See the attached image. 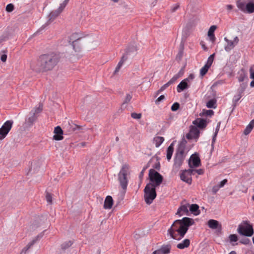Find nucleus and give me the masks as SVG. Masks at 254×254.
<instances>
[{
	"mask_svg": "<svg viewBox=\"0 0 254 254\" xmlns=\"http://www.w3.org/2000/svg\"><path fill=\"white\" fill-rule=\"evenodd\" d=\"M194 224V220L189 217L176 220L168 230L167 235L172 239L180 240L184 238L189 227Z\"/></svg>",
	"mask_w": 254,
	"mask_h": 254,
	"instance_id": "1",
	"label": "nucleus"
},
{
	"mask_svg": "<svg viewBox=\"0 0 254 254\" xmlns=\"http://www.w3.org/2000/svg\"><path fill=\"white\" fill-rule=\"evenodd\" d=\"M60 61L59 55L54 53L40 56L36 64H31V68L36 72H44L52 70Z\"/></svg>",
	"mask_w": 254,
	"mask_h": 254,
	"instance_id": "2",
	"label": "nucleus"
},
{
	"mask_svg": "<svg viewBox=\"0 0 254 254\" xmlns=\"http://www.w3.org/2000/svg\"><path fill=\"white\" fill-rule=\"evenodd\" d=\"M156 187L151 183H148L144 188V200L147 204H150L152 203L153 200L156 197Z\"/></svg>",
	"mask_w": 254,
	"mask_h": 254,
	"instance_id": "3",
	"label": "nucleus"
},
{
	"mask_svg": "<svg viewBox=\"0 0 254 254\" xmlns=\"http://www.w3.org/2000/svg\"><path fill=\"white\" fill-rule=\"evenodd\" d=\"M237 232L240 235L246 237H251L254 234L252 225L247 221H243L238 226Z\"/></svg>",
	"mask_w": 254,
	"mask_h": 254,
	"instance_id": "4",
	"label": "nucleus"
},
{
	"mask_svg": "<svg viewBox=\"0 0 254 254\" xmlns=\"http://www.w3.org/2000/svg\"><path fill=\"white\" fill-rule=\"evenodd\" d=\"M129 169V166L125 164L123 166L121 170L119 173V181L122 189L126 190L127 185V176Z\"/></svg>",
	"mask_w": 254,
	"mask_h": 254,
	"instance_id": "5",
	"label": "nucleus"
},
{
	"mask_svg": "<svg viewBox=\"0 0 254 254\" xmlns=\"http://www.w3.org/2000/svg\"><path fill=\"white\" fill-rule=\"evenodd\" d=\"M238 8L244 12L252 13L254 12V0H252L246 4L242 0H238L236 1Z\"/></svg>",
	"mask_w": 254,
	"mask_h": 254,
	"instance_id": "6",
	"label": "nucleus"
},
{
	"mask_svg": "<svg viewBox=\"0 0 254 254\" xmlns=\"http://www.w3.org/2000/svg\"><path fill=\"white\" fill-rule=\"evenodd\" d=\"M149 178L150 183L156 188L159 186L163 181L162 176L153 169H150L149 171Z\"/></svg>",
	"mask_w": 254,
	"mask_h": 254,
	"instance_id": "7",
	"label": "nucleus"
},
{
	"mask_svg": "<svg viewBox=\"0 0 254 254\" xmlns=\"http://www.w3.org/2000/svg\"><path fill=\"white\" fill-rule=\"evenodd\" d=\"M185 155L184 152V146L182 145L180 148H178L175 154L174 166L175 168H179L182 165L185 159Z\"/></svg>",
	"mask_w": 254,
	"mask_h": 254,
	"instance_id": "8",
	"label": "nucleus"
},
{
	"mask_svg": "<svg viewBox=\"0 0 254 254\" xmlns=\"http://www.w3.org/2000/svg\"><path fill=\"white\" fill-rule=\"evenodd\" d=\"M83 35L81 33H73L69 37V42L72 43V45L73 49L75 52H77L79 51L80 47L77 46L76 48L75 46L78 44V41L80 40L82 37Z\"/></svg>",
	"mask_w": 254,
	"mask_h": 254,
	"instance_id": "9",
	"label": "nucleus"
},
{
	"mask_svg": "<svg viewBox=\"0 0 254 254\" xmlns=\"http://www.w3.org/2000/svg\"><path fill=\"white\" fill-rule=\"evenodd\" d=\"M13 122L7 121L0 128V139L4 138L11 128Z\"/></svg>",
	"mask_w": 254,
	"mask_h": 254,
	"instance_id": "10",
	"label": "nucleus"
},
{
	"mask_svg": "<svg viewBox=\"0 0 254 254\" xmlns=\"http://www.w3.org/2000/svg\"><path fill=\"white\" fill-rule=\"evenodd\" d=\"M224 39L227 43L224 47L225 50L226 52H230L239 42V38L237 36H236L233 41L229 40L227 37H225Z\"/></svg>",
	"mask_w": 254,
	"mask_h": 254,
	"instance_id": "11",
	"label": "nucleus"
},
{
	"mask_svg": "<svg viewBox=\"0 0 254 254\" xmlns=\"http://www.w3.org/2000/svg\"><path fill=\"white\" fill-rule=\"evenodd\" d=\"M214 58V54L210 55L207 59L206 64L200 69V74L201 76L205 75L211 66Z\"/></svg>",
	"mask_w": 254,
	"mask_h": 254,
	"instance_id": "12",
	"label": "nucleus"
},
{
	"mask_svg": "<svg viewBox=\"0 0 254 254\" xmlns=\"http://www.w3.org/2000/svg\"><path fill=\"white\" fill-rule=\"evenodd\" d=\"M200 131L197 127L190 126V130L189 133L186 134V137L188 139H197L199 136Z\"/></svg>",
	"mask_w": 254,
	"mask_h": 254,
	"instance_id": "13",
	"label": "nucleus"
},
{
	"mask_svg": "<svg viewBox=\"0 0 254 254\" xmlns=\"http://www.w3.org/2000/svg\"><path fill=\"white\" fill-rule=\"evenodd\" d=\"M201 165L200 159L198 154H194L191 155L189 161V165L190 168L198 167Z\"/></svg>",
	"mask_w": 254,
	"mask_h": 254,
	"instance_id": "14",
	"label": "nucleus"
},
{
	"mask_svg": "<svg viewBox=\"0 0 254 254\" xmlns=\"http://www.w3.org/2000/svg\"><path fill=\"white\" fill-rule=\"evenodd\" d=\"M55 134L53 136V139L56 140H61L63 139V130L60 126L56 127L54 131Z\"/></svg>",
	"mask_w": 254,
	"mask_h": 254,
	"instance_id": "15",
	"label": "nucleus"
},
{
	"mask_svg": "<svg viewBox=\"0 0 254 254\" xmlns=\"http://www.w3.org/2000/svg\"><path fill=\"white\" fill-rule=\"evenodd\" d=\"M35 113H32V112H30L29 117L27 118L25 120V124L28 127L32 126L34 122L36 121L37 119V116L34 115Z\"/></svg>",
	"mask_w": 254,
	"mask_h": 254,
	"instance_id": "16",
	"label": "nucleus"
},
{
	"mask_svg": "<svg viewBox=\"0 0 254 254\" xmlns=\"http://www.w3.org/2000/svg\"><path fill=\"white\" fill-rule=\"evenodd\" d=\"M190 206L189 204L182 205L177 210L176 214L179 216H182L183 214L188 215L189 210L188 207Z\"/></svg>",
	"mask_w": 254,
	"mask_h": 254,
	"instance_id": "17",
	"label": "nucleus"
},
{
	"mask_svg": "<svg viewBox=\"0 0 254 254\" xmlns=\"http://www.w3.org/2000/svg\"><path fill=\"white\" fill-rule=\"evenodd\" d=\"M193 124L199 128L203 129L206 127L207 122L204 119L198 118L193 122Z\"/></svg>",
	"mask_w": 254,
	"mask_h": 254,
	"instance_id": "18",
	"label": "nucleus"
},
{
	"mask_svg": "<svg viewBox=\"0 0 254 254\" xmlns=\"http://www.w3.org/2000/svg\"><path fill=\"white\" fill-rule=\"evenodd\" d=\"M42 237V235H38L34 240H33L31 242L29 243L26 247L22 250L21 254H25L26 251H28L35 244V243L39 240Z\"/></svg>",
	"mask_w": 254,
	"mask_h": 254,
	"instance_id": "19",
	"label": "nucleus"
},
{
	"mask_svg": "<svg viewBox=\"0 0 254 254\" xmlns=\"http://www.w3.org/2000/svg\"><path fill=\"white\" fill-rule=\"evenodd\" d=\"M207 224L208 227L212 229H216L221 227V225L219 224V222L214 219L208 220Z\"/></svg>",
	"mask_w": 254,
	"mask_h": 254,
	"instance_id": "20",
	"label": "nucleus"
},
{
	"mask_svg": "<svg viewBox=\"0 0 254 254\" xmlns=\"http://www.w3.org/2000/svg\"><path fill=\"white\" fill-rule=\"evenodd\" d=\"M64 9L60 6L55 10L52 11L49 15L50 20H54L58 17Z\"/></svg>",
	"mask_w": 254,
	"mask_h": 254,
	"instance_id": "21",
	"label": "nucleus"
},
{
	"mask_svg": "<svg viewBox=\"0 0 254 254\" xmlns=\"http://www.w3.org/2000/svg\"><path fill=\"white\" fill-rule=\"evenodd\" d=\"M113 204V200L111 196H107L105 200L104 207L105 209H111Z\"/></svg>",
	"mask_w": 254,
	"mask_h": 254,
	"instance_id": "22",
	"label": "nucleus"
},
{
	"mask_svg": "<svg viewBox=\"0 0 254 254\" xmlns=\"http://www.w3.org/2000/svg\"><path fill=\"white\" fill-rule=\"evenodd\" d=\"M180 177L181 179L183 181L189 184H190L191 183V177L189 176V175L187 174V171H183L181 174Z\"/></svg>",
	"mask_w": 254,
	"mask_h": 254,
	"instance_id": "23",
	"label": "nucleus"
},
{
	"mask_svg": "<svg viewBox=\"0 0 254 254\" xmlns=\"http://www.w3.org/2000/svg\"><path fill=\"white\" fill-rule=\"evenodd\" d=\"M187 80L188 79H185L179 84L177 86V91L178 92H180L181 91L188 88Z\"/></svg>",
	"mask_w": 254,
	"mask_h": 254,
	"instance_id": "24",
	"label": "nucleus"
},
{
	"mask_svg": "<svg viewBox=\"0 0 254 254\" xmlns=\"http://www.w3.org/2000/svg\"><path fill=\"white\" fill-rule=\"evenodd\" d=\"M216 28V26L212 25L210 27L208 31V36L212 42H214L216 39L214 33Z\"/></svg>",
	"mask_w": 254,
	"mask_h": 254,
	"instance_id": "25",
	"label": "nucleus"
},
{
	"mask_svg": "<svg viewBox=\"0 0 254 254\" xmlns=\"http://www.w3.org/2000/svg\"><path fill=\"white\" fill-rule=\"evenodd\" d=\"M190 245V241L188 239H186L183 240L181 243H179L177 245V248L179 249H184L185 248H188L189 247Z\"/></svg>",
	"mask_w": 254,
	"mask_h": 254,
	"instance_id": "26",
	"label": "nucleus"
},
{
	"mask_svg": "<svg viewBox=\"0 0 254 254\" xmlns=\"http://www.w3.org/2000/svg\"><path fill=\"white\" fill-rule=\"evenodd\" d=\"M170 250L171 245H167L162 246L160 249L157 251H159L160 254H168L170 252Z\"/></svg>",
	"mask_w": 254,
	"mask_h": 254,
	"instance_id": "27",
	"label": "nucleus"
},
{
	"mask_svg": "<svg viewBox=\"0 0 254 254\" xmlns=\"http://www.w3.org/2000/svg\"><path fill=\"white\" fill-rule=\"evenodd\" d=\"M254 127V119L252 120L250 124L246 127V128L245 129L244 131V133L245 135L249 134L253 128Z\"/></svg>",
	"mask_w": 254,
	"mask_h": 254,
	"instance_id": "28",
	"label": "nucleus"
},
{
	"mask_svg": "<svg viewBox=\"0 0 254 254\" xmlns=\"http://www.w3.org/2000/svg\"><path fill=\"white\" fill-rule=\"evenodd\" d=\"M190 206V210L194 215H197L199 213V206L196 204H192Z\"/></svg>",
	"mask_w": 254,
	"mask_h": 254,
	"instance_id": "29",
	"label": "nucleus"
},
{
	"mask_svg": "<svg viewBox=\"0 0 254 254\" xmlns=\"http://www.w3.org/2000/svg\"><path fill=\"white\" fill-rule=\"evenodd\" d=\"M164 139L161 136H156L153 139V141L156 147H159L164 141Z\"/></svg>",
	"mask_w": 254,
	"mask_h": 254,
	"instance_id": "30",
	"label": "nucleus"
},
{
	"mask_svg": "<svg viewBox=\"0 0 254 254\" xmlns=\"http://www.w3.org/2000/svg\"><path fill=\"white\" fill-rule=\"evenodd\" d=\"M174 151V147L173 144H171L167 150V158L168 160H170L172 157Z\"/></svg>",
	"mask_w": 254,
	"mask_h": 254,
	"instance_id": "31",
	"label": "nucleus"
},
{
	"mask_svg": "<svg viewBox=\"0 0 254 254\" xmlns=\"http://www.w3.org/2000/svg\"><path fill=\"white\" fill-rule=\"evenodd\" d=\"M216 100L214 99H211L207 102L206 106L208 108H216Z\"/></svg>",
	"mask_w": 254,
	"mask_h": 254,
	"instance_id": "32",
	"label": "nucleus"
},
{
	"mask_svg": "<svg viewBox=\"0 0 254 254\" xmlns=\"http://www.w3.org/2000/svg\"><path fill=\"white\" fill-rule=\"evenodd\" d=\"M66 127L68 129V132L69 133L72 132L74 131H75L76 129L79 128V127L76 125L70 124H68Z\"/></svg>",
	"mask_w": 254,
	"mask_h": 254,
	"instance_id": "33",
	"label": "nucleus"
},
{
	"mask_svg": "<svg viewBox=\"0 0 254 254\" xmlns=\"http://www.w3.org/2000/svg\"><path fill=\"white\" fill-rule=\"evenodd\" d=\"M214 114V112L211 110H205L203 109L202 112L200 114V116H212Z\"/></svg>",
	"mask_w": 254,
	"mask_h": 254,
	"instance_id": "34",
	"label": "nucleus"
},
{
	"mask_svg": "<svg viewBox=\"0 0 254 254\" xmlns=\"http://www.w3.org/2000/svg\"><path fill=\"white\" fill-rule=\"evenodd\" d=\"M43 107L42 105H39L38 107H36L33 110H32L31 112L35 113L34 115L38 116V114L42 112Z\"/></svg>",
	"mask_w": 254,
	"mask_h": 254,
	"instance_id": "35",
	"label": "nucleus"
},
{
	"mask_svg": "<svg viewBox=\"0 0 254 254\" xmlns=\"http://www.w3.org/2000/svg\"><path fill=\"white\" fill-rule=\"evenodd\" d=\"M170 85L167 82L164 85H163L161 87V88L156 92V95L155 97L158 95L161 92L164 91L165 89H166L167 87H168Z\"/></svg>",
	"mask_w": 254,
	"mask_h": 254,
	"instance_id": "36",
	"label": "nucleus"
},
{
	"mask_svg": "<svg viewBox=\"0 0 254 254\" xmlns=\"http://www.w3.org/2000/svg\"><path fill=\"white\" fill-rule=\"evenodd\" d=\"M180 77V74H176L168 82V83L170 85H171L173 84Z\"/></svg>",
	"mask_w": 254,
	"mask_h": 254,
	"instance_id": "37",
	"label": "nucleus"
},
{
	"mask_svg": "<svg viewBox=\"0 0 254 254\" xmlns=\"http://www.w3.org/2000/svg\"><path fill=\"white\" fill-rule=\"evenodd\" d=\"M219 127L218 126L217 127L216 129H215V131L213 134V138H212V146H213V144L215 141V140H216V137L217 135V134H218V132L219 131Z\"/></svg>",
	"mask_w": 254,
	"mask_h": 254,
	"instance_id": "38",
	"label": "nucleus"
},
{
	"mask_svg": "<svg viewBox=\"0 0 254 254\" xmlns=\"http://www.w3.org/2000/svg\"><path fill=\"white\" fill-rule=\"evenodd\" d=\"M14 5L12 3L8 4L5 8V10L8 12H10L14 10Z\"/></svg>",
	"mask_w": 254,
	"mask_h": 254,
	"instance_id": "39",
	"label": "nucleus"
},
{
	"mask_svg": "<svg viewBox=\"0 0 254 254\" xmlns=\"http://www.w3.org/2000/svg\"><path fill=\"white\" fill-rule=\"evenodd\" d=\"M47 201L50 204L52 203V195L50 193L47 192L46 195Z\"/></svg>",
	"mask_w": 254,
	"mask_h": 254,
	"instance_id": "40",
	"label": "nucleus"
},
{
	"mask_svg": "<svg viewBox=\"0 0 254 254\" xmlns=\"http://www.w3.org/2000/svg\"><path fill=\"white\" fill-rule=\"evenodd\" d=\"M183 50H184V46L182 45L180 48V50L177 56V59L179 60H181L183 57Z\"/></svg>",
	"mask_w": 254,
	"mask_h": 254,
	"instance_id": "41",
	"label": "nucleus"
},
{
	"mask_svg": "<svg viewBox=\"0 0 254 254\" xmlns=\"http://www.w3.org/2000/svg\"><path fill=\"white\" fill-rule=\"evenodd\" d=\"M131 117L134 119H140L141 117V114L132 113L131 114Z\"/></svg>",
	"mask_w": 254,
	"mask_h": 254,
	"instance_id": "42",
	"label": "nucleus"
},
{
	"mask_svg": "<svg viewBox=\"0 0 254 254\" xmlns=\"http://www.w3.org/2000/svg\"><path fill=\"white\" fill-rule=\"evenodd\" d=\"M179 107H180V104L176 102V103H174L173 104V105L172 106L171 110L173 111H176L177 110H178L179 109Z\"/></svg>",
	"mask_w": 254,
	"mask_h": 254,
	"instance_id": "43",
	"label": "nucleus"
},
{
	"mask_svg": "<svg viewBox=\"0 0 254 254\" xmlns=\"http://www.w3.org/2000/svg\"><path fill=\"white\" fill-rule=\"evenodd\" d=\"M229 238L231 242H236L238 241V237L236 234H231L229 236Z\"/></svg>",
	"mask_w": 254,
	"mask_h": 254,
	"instance_id": "44",
	"label": "nucleus"
},
{
	"mask_svg": "<svg viewBox=\"0 0 254 254\" xmlns=\"http://www.w3.org/2000/svg\"><path fill=\"white\" fill-rule=\"evenodd\" d=\"M128 52H129L128 51H127L126 53L122 56L120 61H123V63H125L128 58L127 56Z\"/></svg>",
	"mask_w": 254,
	"mask_h": 254,
	"instance_id": "45",
	"label": "nucleus"
},
{
	"mask_svg": "<svg viewBox=\"0 0 254 254\" xmlns=\"http://www.w3.org/2000/svg\"><path fill=\"white\" fill-rule=\"evenodd\" d=\"M132 96L129 94L126 95L124 103H128L131 99Z\"/></svg>",
	"mask_w": 254,
	"mask_h": 254,
	"instance_id": "46",
	"label": "nucleus"
},
{
	"mask_svg": "<svg viewBox=\"0 0 254 254\" xmlns=\"http://www.w3.org/2000/svg\"><path fill=\"white\" fill-rule=\"evenodd\" d=\"M240 242L244 245H248L250 243V240L248 238L242 239Z\"/></svg>",
	"mask_w": 254,
	"mask_h": 254,
	"instance_id": "47",
	"label": "nucleus"
},
{
	"mask_svg": "<svg viewBox=\"0 0 254 254\" xmlns=\"http://www.w3.org/2000/svg\"><path fill=\"white\" fill-rule=\"evenodd\" d=\"M165 99V96L163 95H161L155 101V104H158L161 101Z\"/></svg>",
	"mask_w": 254,
	"mask_h": 254,
	"instance_id": "48",
	"label": "nucleus"
},
{
	"mask_svg": "<svg viewBox=\"0 0 254 254\" xmlns=\"http://www.w3.org/2000/svg\"><path fill=\"white\" fill-rule=\"evenodd\" d=\"M186 143H187V141L185 139H183L182 141L179 144L178 148H180L181 146L183 145L184 146V152H185V149Z\"/></svg>",
	"mask_w": 254,
	"mask_h": 254,
	"instance_id": "49",
	"label": "nucleus"
},
{
	"mask_svg": "<svg viewBox=\"0 0 254 254\" xmlns=\"http://www.w3.org/2000/svg\"><path fill=\"white\" fill-rule=\"evenodd\" d=\"M184 171H187V174L189 175V176L191 177V175L195 172V169H189L188 170H186Z\"/></svg>",
	"mask_w": 254,
	"mask_h": 254,
	"instance_id": "50",
	"label": "nucleus"
},
{
	"mask_svg": "<svg viewBox=\"0 0 254 254\" xmlns=\"http://www.w3.org/2000/svg\"><path fill=\"white\" fill-rule=\"evenodd\" d=\"M220 187L218 186H214L212 189V191L214 194H215L219 190Z\"/></svg>",
	"mask_w": 254,
	"mask_h": 254,
	"instance_id": "51",
	"label": "nucleus"
},
{
	"mask_svg": "<svg viewBox=\"0 0 254 254\" xmlns=\"http://www.w3.org/2000/svg\"><path fill=\"white\" fill-rule=\"evenodd\" d=\"M69 0H64V1L60 4V7L63 9L64 8L66 4H67Z\"/></svg>",
	"mask_w": 254,
	"mask_h": 254,
	"instance_id": "52",
	"label": "nucleus"
},
{
	"mask_svg": "<svg viewBox=\"0 0 254 254\" xmlns=\"http://www.w3.org/2000/svg\"><path fill=\"white\" fill-rule=\"evenodd\" d=\"M227 180L224 179L220 183L218 186L220 187V188H222L227 183Z\"/></svg>",
	"mask_w": 254,
	"mask_h": 254,
	"instance_id": "53",
	"label": "nucleus"
},
{
	"mask_svg": "<svg viewBox=\"0 0 254 254\" xmlns=\"http://www.w3.org/2000/svg\"><path fill=\"white\" fill-rule=\"evenodd\" d=\"M194 172L197 173L198 175H202L204 173V171L202 169H197V170L195 169Z\"/></svg>",
	"mask_w": 254,
	"mask_h": 254,
	"instance_id": "54",
	"label": "nucleus"
},
{
	"mask_svg": "<svg viewBox=\"0 0 254 254\" xmlns=\"http://www.w3.org/2000/svg\"><path fill=\"white\" fill-rule=\"evenodd\" d=\"M241 98V96L240 94L237 96H235L234 98V102H235V103H236Z\"/></svg>",
	"mask_w": 254,
	"mask_h": 254,
	"instance_id": "55",
	"label": "nucleus"
},
{
	"mask_svg": "<svg viewBox=\"0 0 254 254\" xmlns=\"http://www.w3.org/2000/svg\"><path fill=\"white\" fill-rule=\"evenodd\" d=\"M121 68V66L118 64L117 67H116V69H115L114 72V74L115 75V74H117V73L119 71Z\"/></svg>",
	"mask_w": 254,
	"mask_h": 254,
	"instance_id": "56",
	"label": "nucleus"
},
{
	"mask_svg": "<svg viewBox=\"0 0 254 254\" xmlns=\"http://www.w3.org/2000/svg\"><path fill=\"white\" fill-rule=\"evenodd\" d=\"M7 56L5 54H3L1 56L0 59L2 62H5L6 61Z\"/></svg>",
	"mask_w": 254,
	"mask_h": 254,
	"instance_id": "57",
	"label": "nucleus"
},
{
	"mask_svg": "<svg viewBox=\"0 0 254 254\" xmlns=\"http://www.w3.org/2000/svg\"><path fill=\"white\" fill-rule=\"evenodd\" d=\"M226 7L228 11H230L233 8V6L231 4H227L226 5Z\"/></svg>",
	"mask_w": 254,
	"mask_h": 254,
	"instance_id": "58",
	"label": "nucleus"
},
{
	"mask_svg": "<svg viewBox=\"0 0 254 254\" xmlns=\"http://www.w3.org/2000/svg\"><path fill=\"white\" fill-rule=\"evenodd\" d=\"M194 75L192 74H190L189 75V76L188 78H186V79H188L187 82L189 81L190 80H192L194 78Z\"/></svg>",
	"mask_w": 254,
	"mask_h": 254,
	"instance_id": "59",
	"label": "nucleus"
},
{
	"mask_svg": "<svg viewBox=\"0 0 254 254\" xmlns=\"http://www.w3.org/2000/svg\"><path fill=\"white\" fill-rule=\"evenodd\" d=\"M179 7V5L178 4H176V5H175L174 6H173L171 10H172V12H174L177 9H178Z\"/></svg>",
	"mask_w": 254,
	"mask_h": 254,
	"instance_id": "60",
	"label": "nucleus"
},
{
	"mask_svg": "<svg viewBox=\"0 0 254 254\" xmlns=\"http://www.w3.org/2000/svg\"><path fill=\"white\" fill-rule=\"evenodd\" d=\"M67 246H64V244H63L62 245V248L63 249H65L66 248H67L71 245V243L70 242H68V243L66 245Z\"/></svg>",
	"mask_w": 254,
	"mask_h": 254,
	"instance_id": "61",
	"label": "nucleus"
},
{
	"mask_svg": "<svg viewBox=\"0 0 254 254\" xmlns=\"http://www.w3.org/2000/svg\"><path fill=\"white\" fill-rule=\"evenodd\" d=\"M154 168L157 169V170H159L160 169V163L158 162V163H157L155 164L154 166Z\"/></svg>",
	"mask_w": 254,
	"mask_h": 254,
	"instance_id": "62",
	"label": "nucleus"
},
{
	"mask_svg": "<svg viewBox=\"0 0 254 254\" xmlns=\"http://www.w3.org/2000/svg\"><path fill=\"white\" fill-rule=\"evenodd\" d=\"M146 169V167H144L141 171V172L139 174V177L141 178L143 176L144 172L145 171V169Z\"/></svg>",
	"mask_w": 254,
	"mask_h": 254,
	"instance_id": "63",
	"label": "nucleus"
},
{
	"mask_svg": "<svg viewBox=\"0 0 254 254\" xmlns=\"http://www.w3.org/2000/svg\"><path fill=\"white\" fill-rule=\"evenodd\" d=\"M251 74H250V78L252 79H254V71H252L251 70Z\"/></svg>",
	"mask_w": 254,
	"mask_h": 254,
	"instance_id": "64",
	"label": "nucleus"
}]
</instances>
